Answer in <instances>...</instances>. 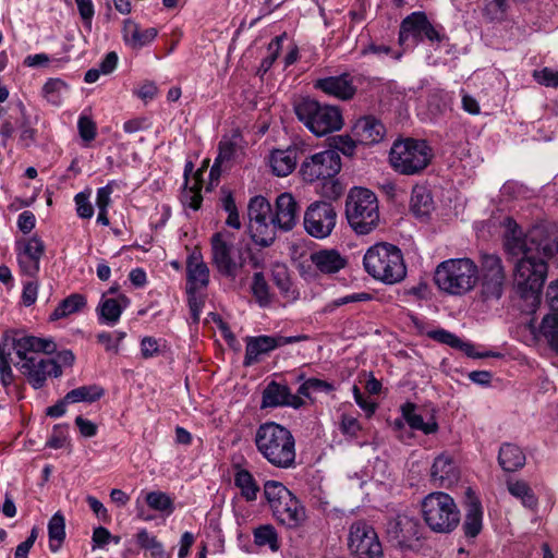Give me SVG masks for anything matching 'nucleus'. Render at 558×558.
Segmentation results:
<instances>
[{
	"mask_svg": "<svg viewBox=\"0 0 558 558\" xmlns=\"http://www.w3.org/2000/svg\"><path fill=\"white\" fill-rule=\"evenodd\" d=\"M507 9V0H489L483 9V15L489 22H500L505 19Z\"/></svg>",
	"mask_w": 558,
	"mask_h": 558,
	"instance_id": "de8ad7c7",
	"label": "nucleus"
},
{
	"mask_svg": "<svg viewBox=\"0 0 558 558\" xmlns=\"http://www.w3.org/2000/svg\"><path fill=\"white\" fill-rule=\"evenodd\" d=\"M136 542L141 548L150 550L153 555H161L163 551L162 544L146 529L138 531Z\"/></svg>",
	"mask_w": 558,
	"mask_h": 558,
	"instance_id": "8fccbe9b",
	"label": "nucleus"
},
{
	"mask_svg": "<svg viewBox=\"0 0 558 558\" xmlns=\"http://www.w3.org/2000/svg\"><path fill=\"white\" fill-rule=\"evenodd\" d=\"M432 157V148L426 141L410 137L396 141L389 153L391 167L405 175L423 171L430 162Z\"/></svg>",
	"mask_w": 558,
	"mask_h": 558,
	"instance_id": "9b49d317",
	"label": "nucleus"
},
{
	"mask_svg": "<svg viewBox=\"0 0 558 558\" xmlns=\"http://www.w3.org/2000/svg\"><path fill=\"white\" fill-rule=\"evenodd\" d=\"M141 352L145 359L156 355L159 352L158 340L154 337H144L141 341Z\"/></svg>",
	"mask_w": 558,
	"mask_h": 558,
	"instance_id": "69168bd1",
	"label": "nucleus"
},
{
	"mask_svg": "<svg viewBox=\"0 0 558 558\" xmlns=\"http://www.w3.org/2000/svg\"><path fill=\"white\" fill-rule=\"evenodd\" d=\"M308 337L306 335L299 336H258V337H248L246 339V348H245V356H244V365L250 366L258 362V357L262 354H267L270 351L300 341L307 340Z\"/></svg>",
	"mask_w": 558,
	"mask_h": 558,
	"instance_id": "a211bd4d",
	"label": "nucleus"
},
{
	"mask_svg": "<svg viewBox=\"0 0 558 558\" xmlns=\"http://www.w3.org/2000/svg\"><path fill=\"white\" fill-rule=\"evenodd\" d=\"M482 507L477 500H473L468 505L465 519L463 522V531L466 537H475L482 531Z\"/></svg>",
	"mask_w": 558,
	"mask_h": 558,
	"instance_id": "f704fd0d",
	"label": "nucleus"
},
{
	"mask_svg": "<svg viewBox=\"0 0 558 558\" xmlns=\"http://www.w3.org/2000/svg\"><path fill=\"white\" fill-rule=\"evenodd\" d=\"M234 485L240 489L241 497L246 501L252 502L257 499V495L260 489L253 474L248 470L240 466L235 468Z\"/></svg>",
	"mask_w": 558,
	"mask_h": 558,
	"instance_id": "72a5a7b5",
	"label": "nucleus"
},
{
	"mask_svg": "<svg viewBox=\"0 0 558 558\" xmlns=\"http://www.w3.org/2000/svg\"><path fill=\"white\" fill-rule=\"evenodd\" d=\"M48 535L49 549L52 553H57L65 537V521L64 517L60 512L54 513L49 520Z\"/></svg>",
	"mask_w": 558,
	"mask_h": 558,
	"instance_id": "ea45409f",
	"label": "nucleus"
},
{
	"mask_svg": "<svg viewBox=\"0 0 558 558\" xmlns=\"http://www.w3.org/2000/svg\"><path fill=\"white\" fill-rule=\"evenodd\" d=\"M478 279V266L468 257L450 258L435 269L434 281L439 290L450 295L470 292Z\"/></svg>",
	"mask_w": 558,
	"mask_h": 558,
	"instance_id": "423d86ee",
	"label": "nucleus"
},
{
	"mask_svg": "<svg viewBox=\"0 0 558 558\" xmlns=\"http://www.w3.org/2000/svg\"><path fill=\"white\" fill-rule=\"evenodd\" d=\"M310 260L322 274H336L344 268L347 260L333 248L320 250L310 255Z\"/></svg>",
	"mask_w": 558,
	"mask_h": 558,
	"instance_id": "cd10ccee",
	"label": "nucleus"
},
{
	"mask_svg": "<svg viewBox=\"0 0 558 558\" xmlns=\"http://www.w3.org/2000/svg\"><path fill=\"white\" fill-rule=\"evenodd\" d=\"M252 292L257 303L265 307L270 304L269 286L262 272H255L252 282Z\"/></svg>",
	"mask_w": 558,
	"mask_h": 558,
	"instance_id": "49530a36",
	"label": "nucleus"
},
{
	"mask_svg": "<svg viewBox=\"0 0 558 558\" xmlns=\"http://www.w3.org/2000/svg\"><path fill=\"white\" fill-rule=\"evenodd\" d=\"M213 265L219 274L228 278H235L244 266L243 256L234 245L225 239L222 233H215L211 238Z\"/></svg>",
	"mask_w": 558,
	"mask_h": 558,
	"instance_id": "f3484780",
	"label": "nucleus"
},
{
	"mask_svg": "<svg viewBox=\"0 0 558 558\" xmlns=\"http://www.w3.org/2000/svg\"><path fill=\"white\" fill-rule=\"evenodd\" d=\"M441 31L442 27L434 26L424 12L417 11L402 20L398 41L404 50L415 48L424 39L441 43L448 39Z\"/></svg>",
	"mask_w": 558,
	"mask_h": 558,
	"instance_id": "f8f14e48",
	"label": "nucleus"
},
{
	"mask_svg": "<svg viewBox=\"0 0 558 558\" xmlns=\"http://www.w3.org/2000/svg\"><path fill=\"white\" fill-rule=\"evenodd\" d=\"M433 207L429 193L424 187L413 189L411 196V209L417 217L427 216Z\"/></svg>",
	"mask_w": 558,
	"mask_h": 558,
	"instance_id": "a19ab883",
	"label": "nucleus"
},
{
	"mask_svg": "<svg viewBox=\"0 0 558 558\" xmlns=\"http://www.w3.org/2000/svg\"><path fill=\"white\" fill-rule=\"evenodd\" d=\"M86 305V299L82 294L73 293L62 300L50 315L51 320L64 318L80 312Z\"/></svg>",
	"mask_w": 558,
	"mask_h": 558,
	"instance_id": "e433bc0d",
	"label": "nucleus"
},
{
	"mask_svg": "<svg viewBox=\"0 0 558 558\" xmlns=\"http://www.w3.org/2000/svg\"><path fill=\"white\" fill-rule=\"evenodd\" d=\"M430 480L434 485L449 488L460 480V469L453 458L441 453L435 458L430 468Z\"/></svg>",
	"mask_w": 558,
	"mask_h": 558,
	"instance_id": "5701e85b",
	"label": "nucleus"
},
{
	"mask_svg": "<svg viewBox=\"0 0 558 558\" xmlns=\"http://www.w3.org/2000/svg\"><path fill=\"white\" fill-rule=\"evenodd\" d=\"M461 352H463L466 356L473 357V359H485V357H498L500 356L499 353L494 351H485V352H478L476 351V348L474 344L468 341H461V344L459 349Z\"/></svg>",
	"mask_w": 558,
	"mask_h": 558,
	"instance_id": "052dcab7",
	"label": "nucleus"
},
{
	"mask_svg": "<svg viewBox=\"0 0 558 558\" xmlns=\"http://www.w3.org/2000/svg\"><path fill=\"white\" fill-rule=\"evenodd\" d=\"M340 430L342 434L347 436L356 437L359 432L361 430V425L354 416L342 414L340 422Z\"/></svg>",
	"mask_w": 558,
	"mask_h": 558,
	"instance_id": "bf43d9fd",
	"label": "nucleus"
},
{
	"mask_svg": "<svg viewBox=\"0 0 558 558\" xmlns=\"http://www.w3.org/2000/svg\"><path fill=\"white\" fill-rule=\"evenodd\" d=\"M546 301L551 313H558V280L553 281L546 290Z\"/></svg>",
	"mask_w": 558,
	"mask_h": 558,
	"instance_id": "774afa93",
	"label": "nucleus"
},
{
	"mask_svg": "<svg viewBox=\"0 0 558 558\" xmlns=\"http://www.w3.org/2000/svg\"><path fill=\"white\" fill-rule=\"evenodd\" d=\"M505 251L518 257L514 283L522 299L531 305L539 302V293L547 276V259L558 253V226H535L522 235L512 218L505 219Z\"/></svg>",
	"mask_w": 558,
	"mask_h": 558,
	"instance_id": "f257e3e1",
	"label": "nucleus"
},
{
	"mask_svg": "<svg viewBox=\"0 0 558 558\" xmlns=\"http://www.w3.org/2000/svg\"><path fill=\"white\" fill-rule=\"evenodd\" d=\"M541 333L549 345L558 351V313L547 314L541 325Z\"/></svg>",
	"mask_w": 558,
	"mask_h": 558,
	"instance_id": "37998d69",
	"label": "nucleus"
},
{
	"mask_svg": "<svg viewBox=\"0 0 558 558\" xmlns=\"http://www.w3.org/2000/svg\"><path fill=\"white\" fill-rule=\"evenodd\" d=\"M283 40V36H277L275 37L268 45L267 51L268 56L265 57L260 63V69L264 72H267L274 62L277 60L280 50H281V43Z\"/></svg>",
	"mask_w": 558,
	"mask_h": 558,
	"instance_id": "603ef678",
	"label": "nucleus"
},
{
	"mask_svg": "<svg viewBox=\"0 0 558 558\" xmlns=\"http://www.w3.org/2000/svg\"><path fill=\"white\" fill-rule=\"evenodd\" d=\"M129 305L130 299L124 294H119L117 299L106 298L104 294L96 308L99 324L114 326Z\"/></svg>",
	"mask_w": 558,
	"mask_h": 558,
	"instance_id": "bb28decb",
	"label": "nucleus"
},
{
	"mask_svg": "<svg viewBox=\"0 0 558 558\" xmlns=\"http://www.w3.org/2000/svg\"><path fill=\"white\" fill-rule=\"evenodd\" d=\"M345 217L356 234L365 235L374 231L380 221L376 194L366 187L351 189L345 199Z\"/></svg>",
	"mask_w": 558,
	"mask_h": 558,
	"instance_id": "0eeeda50",
	"label": "nucleus"
},
{
	"mask_svg": "<svg viewBox=\"0 0 558 558\" xmlns=\"http://www.w3.org/2000/svg\"><path fill=\"white\" fill-rule=\"evenodd\" d=\"M78 133L82 140L90 142L96 137L97 129L95 122L86 117L81 116L77 122Z\"/></svg>",
	"mask_w": 558,
	"mask_h": 558,
	"instance_id": "5fc2aeb1",
	"label": "nucleus"
},
{
	"mask_svg": "<svg viewBox=\"0 0 558 558\" xmlns=\"http://www.w3.org/2000/svg\"><path fill=\"white\" fill-rule=\"evenodd\" d=\"M402 416L408 425L415 430H421L425 435L434 434L438 430V424L434 417L425 422L421 414L416 412L415 404L408 402L401 407Z\"/></svg>",
	"mask_w": 558,
	"mask_h": 558,
	"instance_id": "473e14b6",
	"label": "nucleus"
},
{
	"mask_svg": "<svg viewBox=\"0 0 558 558\" xmlns=\"http://www.w3.org/2000/svg\"><path fill=\"white\" fill-rule=\"evenodd\" d=\"M481 295L485 301L499 300L507 283L506 270L501 258L496 254L481 255L478 279Z\"/></svg>",
	"mask_w": 558,
	"mask_h": 558,
	"instance_id": "4468645a",
	"label": "nucleus"
},
{
	"mask_svg": "<svg viewBox=\"0 0 558 558\" xmlns=\"http://www.w3.org/2000/svg\"><path fill=\"white\" fill-rule=\"evenodd\" d=\"M68 440V425H56L47 440V446L52 449L63 448Z\"/></svg>",
	"mask_w": 558,
	"mask_h": 558,
	"instance_id": "864d4df0",
	"label": "nucleus"
},
{
	"mask_svg": "<svg viewBox=\"0 0 558 558\" xmlns=\"http://www.w3.org/2000/svg\"><path fill=\"white\" fill-rule=\"evenodd\" d=\"M145 501L149 508L171 514L174 511L172 498L163 492H149L145 497Z\"/></svg>",
	"mask_w": 558,
	"mask_h": 558,
	"instance_id": "79ce46f5",
	"label": "nucleus"
},
{
	"mask_svg": "<svg viewBox=\"0 0 558 558\" xmlns=\"http://www.w3.org/2000/svg\"><path fill=\"white\" fill-rule=\"evenodd\" d=\"M74 202L76 205L77 216L83 219H89L94 215V208L92 203L89 202L88 194L81 192L75 195Z\"/></svg>",
	"mask_w": 558,
	"mask_h": 558,
	"instance_id": "6e6d98bb",
	"label": "nucleus"
},
{
	"mask_svg": "<svg viewBox=\"0 0 558 558\" xmlns=\"http://www.w3.org/2000/svg\"><path fill=\"white\" fill-rule=\"evenodd\" d=\"M533 76L541 85L547 87H558V71L544 68L539 71H534Z\"/></svg>",
	"mask_w": 558,
	"mask_h": 558,
	"instance_id": "4d7b16f0",
	"label": "nucleus"
},
{
	"mask_svg": "<svg viewBox=\"0 0 558 558\" xmlns=\"http://www.w3.org/2000/svg\"><path fill=\"white\" fill-rule=\"evenodd\" d=\"M333 150L351 156L355 150V143L349 135H338L333 137Z\"/></svg>",
	"mask_w": 558,
	"mask_h": 558,
	"instance_id": "680f3d73",
	"label": "nucleus"
},
{
	"mask_svg": "<svg viewBox=\"0 0 558 558\" xmlns=\"http://www.w3.org/2000/svg\"><path fill=\"white\" fill-rule=\"evenodd\" d=\"M16 257L22 272L32 278L40 269V259L45 253V244L38 236L20 240L15 243Z\"/></svg>",
	"mask_w": 558,
	"mask_h": 558,
	"instance_id": "6ab92c4d",
	"label": "nucleus"
},
{
	"mask_svg": "<svg viewBox=\"0 0 558 558\" xmlns=\"http://www.w3.org/2000/svg\"><path fill=\"white\" fill-rule=\"evenodd\" d=\"M66 89V84L60 78H49L43 86L44 98L52 106H60L62 102V92Z\"/></svg>",
	"mask_w": 558,
	"mask_h": 558,
	"instance_id": "c03bdc74",
	"label": "nucleus"
},
{
	"mask_svg": "<svg viewBox=\"0 0 558 558\" xmlns=\"http://www.w3.org/2000/svg\"><path fill=\"white\" fill-rule=\"evenodd\" d=\"M158 35L155 27L141 29L138 24L126 20L123 26V39L128 46L133 49H140L150 44Z\"/></svg>",
	"mask_w": 558,
	"mask_h": 558,
	"instance_id": "c85d7f7f",
	"label": "nucleus"
},
{
	"mask_svg": "<svg viewBox=\"0 0 558 558\" xmlns=\"http://www.w3.org/2000/svg\"><path fill=\"white\" fill-rule=\"evenodd\" d=\"M35 215L29 210L23 211L17 218V227L23 233H29L35 228Z\"/></svg>",
	"mask_w": 558,
	"mask_h": 558,
	"instance_id": "338daca9",
	"label": "nucleus"
},
{
	"mask_svg": "<svg viewBox=\"0 0 558 558\" xmlns=\"http://www.w3.org/2000/svg\"><path fill=\"white\" fill-rule=\"evenodd\" d=\"M366 272L385 284L401 282L407 276V266L401 250L390 243L371 246L363 258Z\"/></svg>",
	"mask_w": 558,
	"mask_h": 558,
	"instance_id": "39448f33",
	"label": "nucleus"
},
{
	"mask_svg": "<svg viewBox=\"0 0 558 558\" xmlns=\"http://www.w3.org/2000/svg\"><path fill=\"white\" fill-rule=\"evenodd\" d=\"M187 294L205 289L209 283V268L201 253L193 252L186 262Z\"/></svg>",
	"mask_w": 558,
	"mask_h": 558,
	"instance_id": "393cba45",
	"label": "nucleus"
},
{
	"mask_svg": "<svg viewBox=\"0 0 558 558\" xmlns=\"http://www.w3.org/2000/svg\"><path fill=\"white\" fill-rule=\"evenodd\" d=\"M371 299H372V295L366 292L349 294V295L336 299V300L331 301L330 303L326 304L323 308V312L331 313L339 306H342V305H345L349 303H353V302H365V301H369Z\"/></svg>",
	"mask_w": 558,
	"mask_h": 558,
	"instance_id": "3c124183",
	"label": "nucleus"
},
{
	"mask_svg": "<svg viewBox=\"0 0 558 558\" xmlns=\"http://www.w3.org/2000/svg\"><path fill=\"white\" fill-rule=\"evenodd\" d=\"M38 283L36 281H29L24 283L22 292V302L25 306L33 305L37 300Z\"/></svg>",
	"mask_w": 558,
	"mask_h": 558,
	"instance_id": "e2e57ef3",
	"label": "nucleus"
},
{
	"mask_svg": "<svg viewBox=\"0 0 558 558\" xmlns=\"http://www.w3.org/2000/svg\"><path fill=\"white\" fill-rule=\"evenodd\" d=\"M353 133L362 144L373 145L384 140L386 128L376 117L365 116L355 122Z\"/></svg>",
	"mask_w": 558,
	"mask_h": 558,
	"instance_id": "a878e982",
	"label": "nucleus"
},
{
	"mask_svg": "<svg viewBox=\"0 0 558 558\" xmlns=\"http://www.w3.org/2000/svg\"><path fill=\"white\" fill-rule=\"evenodd\" d=\"M314 87L342 101L353 99L357 90L353 76L349 73L318 78L314 82Z\"/></svg>",
	"mask_w": 558,
	"mask_h": 558,
	"instance_id": "aec40b11",
	"label": "nucleus"
},
{
	"mask_svg": "<svg viewBox=\"0 0 558 558\" xmlns=\"http://www.w3.org/2000/svg\"><path fill=\"white\" fill-rule=\"evenodd\" d=\"M182 202L185 206L194 210L199 209L203 202L201 189L196 185L195 187L185 190L182 194Z\"/></svg>",
	"mask_w": 558,
	"mask_h": 558,
	"instance_id": "13d9d810",
	"label": "nucleus"
},
{
	"mask_svg": "<svg viewBox=\"0 0 558 558\" xmlns=\"http://www.w3.org/2000/svg\"><path fill=\"white\" fill-rule=\"evenodd\" d=\"M421 506L424 522L435 533H451L460 523V510L447 493H430L424 497Z\"/></svg>",
	"mask_w": 558,
	"mask_h": 558,
	"instance_id": "9d476101",
	"label": "nucleus"
},
{
	"mask_svg": "<svg viewBox=\"0 0 558 558\" xmlns=\"http://www.w3.org/2000/svg\"><path fill=\"white\" fill-rule=\"evenodd\" d=\"M250 232L253 241L260 246H269L276 240L271 205L264 196L253 197L247 206Z\"/></svg>",
	"mask_w": 558,
	"mask_h": 558,
	"instance_id": "ddd939ff",
	"label": "nucleus"
},
{
	"mask_svg": "<svg viewBox=\"0 0 558 558\" xmlns=\"http://www.w3.org/2000/svg\"><path fill=\"white\" fill-rule=\"evenodd\" d=\"M12 345L22 360L21 372L34 389L44 387L48 377L61 376V366L57 361L38 355V353L50 354L56 351V343L52 340L25 336L13 340Z\"/></svg>",
	"mask_w": 558,
	"mask_h": 558,
	"instance_id": "f03ea898",
	"label": "nucleus"
},
{
	"mask_svg": "<svg viewBox=\"0 0 558 558\" xmlns=\"http://www.w3.org/2000/svg\"><path fill=\"white\" fill-rule=\"evenodd\" d=\"M348 546L356 558H380L383 547L374 527L364 521L354 522L349 530Z\"/></svg>",
	"mask_w": 558,
	"mask_h": 558,
	"instance_id": "dca6fc26",
	"label": "nucleus"
},
{
	"mask_svg": "<svg viewBox=\"0 0 558 558\" xmlns=\"http://www.w3.org/2000/svg\"><path fill=\"white\" fill-rule=\"evenodd\" d=\"M418 522L405 514H399L387 523V536L397 546H405L418 539Z\"/></svg>",
	"mask_w": 558,
	"mask_h": 558,
	"instance_id": "4be33fe9",
	"label": "nucleus"
},
{
	"mask_svg": "<svg viewBox=\"0 0 558 558\" xmlns=\"http://www.w3.org/2000/svg\"><path fill=\"white\" fill-rule=\"evenodd\" d=\"M272 281L278 287L281 295L286 298L288 301H295L299 298V292L293 287L290 277L288 275V270L284 266L277 265L274 267L272 272Z\"/></svg>",
	"mask_w": 558,
	"mask_h": 558,
	"instance_id": "58836bf2",
	"label": "nucleus"
},
{
	"mask_svg": "<svg viewBox=\"0 0 558 558\" xmlns=\"http://www.w3.org/2000/svg\"><path fill=\"white\" fill-rule=\"evenodd\" d=\"M294 112L307 130L318 137L341 130L344 123L337 106L320 104L310 97L296 101Z\"/></svg>",
	"mask_w": 558,
	"mask_h": 558,
	"instance_id": "1a4fd4ad",
	"label": "nucleus"
},
{
	"mask_svg": "<svg viewBox=\"0 0 558 558\" xmlns=\"http://www.w3.org/2000/svg\"><path fill=\"white\" fill-rule=\"evenodd\" d=\"M296 149H275L269 157V165L272 172L278 177H287L296 166Z\"/></svg>",
	"mask_w": 558,
	"mask_h": 558,
	"instance_id": "c756f323",
	"label": "nucleus"
},
{
	"mask_svg": "<svg viewBox=\"0 0 558 558\" xmlns=\"http://www.w3.org/2000/svg\"><path fill=\"white\" fill-rule=\"evenodd\" d=\"M254 445L271 466L279 470L296 466V441L288 427L276 422L260 424L255 430Z\"/></svg>",
	"mask_w": 558,
	"mask_h": 558,
	"instance_id": "7ed1b4c3",
	"label": "nucleus"
},
{
	"mask_svg": "<svg viewBox=\"0 0 558 558\" xmlns=\"http://www.w3.org/2000/svg\"><path fill=\"white\" fill-rule=\"evenodd\" d=\"M337 223V211L331 203L317 201L312 203L303 217L304 230L312 238H328Z\"/></svg>",
	"mask_w": 558,
	"mask_h": 558,
	"instance_id": "2eb2a0df",
	"label": "nucleus"
},
{
	"mask_svg": "<svg viewBox=\"0 0 558 558\" xmlns=\"http://www.w3.org/2000/svg\"><path fill=\"white\" fill-rule=\"evenodd\" d=\"M333 389V385L328 381L318 378H308L299 387L298 396L310 398L312 392L322 391L328 393Z\"/></svg>",
	"mask_w": 558,
	"mask_h": 558,
	"instance_id": "09e8293b",
	"label": "nucleus"
},
{
	"mask_svg": "<svg viewBox=\"0 0 558 558\" xmlns=\"http://www.w3.org/2000/svg\"><path fill=\"white\" fill-rule=\"evenodd\" d=\"M15 107L21 114V134L20 141L24 146H31L36 138V130L29 125V118L27 116L26 107L22 100H17L15 102Z\"/></svg>",
	"mask_w": 558,
	"mask_h": 558,
	"instance_id": "a18cd8bd",
	"label": "nucleus"
},
{
	"mask_svg": "<svg viewBox=\"0 0 558 558\" xmlns=\"http://www.w3.org/2000/svg\"><path fill=\"white\" fill-rule=\"evenodd\" d=\"M254 544L259 548H267L278 553L281 548V538L272 524H262L253 530Z\"/></svg>",
	"mask_w": 558,
	"mask_h": 558,
	"instance_id": "2f4dec72",
	"label": "nucleus"
},
{
	"mask_svg": "<svg viewBox=\"0 0 558 558\" xmlns=\"http://www.w3.org/2000/svg\"><path fill=\"white\" fill-rule=\"evenodd\" d=\"M264 496L280 524L288 529H298L305 523L307 515L304 505L282 483L267 481L264 484Z\"/></svg>",
	"mask_w": 558,
	"mask_h": 558,
	"instance_id": "6e6552de",
	"label": "nucleus"
},
{
	"mask_svg": "<svg viewBox=\"0 0 558 558\" xmlns=\"http://www.w3.org/2000/svg\"><path fill=\"white\" fill-rule=\"evenodd\" d=\"M508 492L517 499H520L525 508L536 509L538 500L530 485L524 481H508Z\"/></svg>",
	"mask_w": 558,
	"mask_h": 558,
	"instance_id": "c9c22d12",
	"label": "nucleus"
},
{
	"mask_svg": "<svg viewBox=\"0 0 558 558\" xmlns=\"http://www.w3.org/2000/svg\"><path fill=\"white\" fill-rule=\"evenodd\" d=\"M113 192L112 184L108 183L107 185L97 190L96 195V206L98 209L106 208L108 209L111 203V194Z\"/></svg>",
	"mask_w": 558,
	"mask_h": 558,
	"instance_id": "0e129e2a",
	"label": "nucleus"
},
{
	"mask_svg": "<svg viewBox=\"0 0 558 558\" xmlns=\"http://www.w3.org/2000/svg\"><path fill=\"white\" fill-rule=\"evenodd\" d=\"M104 389L98 385H86L70 390L65 395V401L71 403L95 402L104 396Z\"/></svg>",
	"mask_w": 558,
	"mask_h": 558,
	"instance_id": "4c0bfd02",
	"label": "nucleus"
},
{
	"mask_svg": "<svg viewBox=\"0 0 558 558\" xmlns=\"http://www.w3.org/2000/svg\"><path fill=\"white\" fill-rule=\"evenodd\" d=\"M341 170V158L338 151L323 150L306 157L300 167V174L305 182H322L320 194L328 199H337L343 187L337 174Z\"/></svg>",
	"mask_w": 558,
	"mask_h": 558,
	"instance_id": "20e7f679",
	"label": "nucleus"
},
{
	"mask_svg": "<svg viewBox=\"0 0 558 558\" xmlns=\"http://www.w3.org/2000/svg\"><path fill=\"white\" fill-rule=\"evenodd\" d=\"M525 454L515 445L504 444L499 449L498 462L506 472H515L525 464Z\"/></svg>",
	"mask_w": 558,
	"mask_h": 558,
	"instance_id": "7c9ffc66",
	"label": "nucleus"
},
{
	"mask_svg": "<svg viewBox=\"0 0 558 558\" xmlns=\"http://www.w3.org/2000/svg\"><path fill=\"white\" fill-rule=\"evenodd\" d=\"M303 405L304 400L300 396L293 395L287 385L272 380L263 391L262 409L279 407L300 409Z\"/></svg>",
	"mask_w": 558,
	"mask_h": 558,
	"instance_id": "412c9836",
	"label": "nucleus"
},
{
	"mask_svg": "<svg viewBox=\"0 0 558 558\" xmlns=\"http://www.w3.org/2000/svg\"><path fill=\"white\" fill-rule=\"evenodd\" d=\"M299 205L292 194L282 193L276 199V214L272 215L275 230H292L299 221Z\"/></svg>",
	"mask_w": 558,
	"mask_h": 558,
	"instance_id": "b1692460",
	"label": "nucleus"
}]
</instances>
